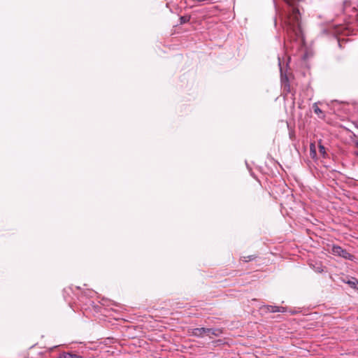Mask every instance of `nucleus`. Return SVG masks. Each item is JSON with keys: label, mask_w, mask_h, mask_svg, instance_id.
<instances>
[{"label": "nucleus", "mask_w": 358, "mask_h": 358, "mask_svg": "<svg viewBox=\"0 0 358 358\" xmlns=\"http://www.w3.org/2000/svg\"><path fill=\"white\" fill-rule=\"evenodd\" d=\"M180 21L181 24L186 23L187 22L189 21V17H187L185 16H182L180 18Z\"/></svg>", "instance_id": "obj_11"}, {"label": "nucleus", "mask_w": 358, "mask_h": 358, "mask_svg": "<svg viewBox=\"0 0 358 358\" xmlns=\"http://www.w3.org/2000/svg\"><path fill=\"white\" fill-rule=\"evenodd\" d=\"M315 271H316L317 272H318V273H321V272H322V271H323V268H322V266H319V267H317V268L315 269Z\"/></svg>", "instance_id": "obj_12"}, {"label": "nucleus", "mask_w": 358, "mask_h": 358, "mask_svg": "<svg viewBox=\"0 0 358 358\" xmlns=\"http://www.w3.org/2000/svg\"><path fill=\"white\" fill-rule=\"evenodd\" d=\"M267 310L270 313H278V312H283L284 308L276 306H267Z\"/></svg>", "instance_id": "obj_4"}, {"label": "nucleus", "mask_w": 358, "mask_h": 358, "mask_svg": "<svg viewBox=\"0 0 358 358\" xmlns=\"http://www.w3.org/2000/svg\"><path fill=\"white\" fill-rule=\"evenodd\" d=\"M310 155L313 157H315V155H316V150H315V145L314 143H311L310 145Z\"/></svg>", "instance_id": "obj_8"}, {"label": "nucleus", "mask_w": 358, "mask_h": 358, "mask_svg": "<svg viewBox=\"0 0 358 358\" xmlns=\"http://www.w3.org/2000/svg\"><path fill=\"white\" fill-rule=\"evenodd\" d=\"M210 330L208 335H213L215 336H219L222 334V331L218 329H208Z\"/></svg>", "instance_id": "obj_7"}, {"label": "nucleus", "mask_w": 358, "mask_h": 358, "mask_svg": "<svg viewBox=\"0 0 358 358\" xmlns=\"http://www.w3.org/2000/svg\"><path fill=\"white\" fill-rule=\"evenodd\" d=\"M313 110H314L315 113H316L318 115L322 114V110L317 106V105L316 103H315L313 105Z\"/></svg>", "instance_id": "obj_9"}, {"label": "nucleus", "mask_w": 358, "mask_h": 358, "mask_svg": "<svg viewBox=\"0 0 358 358\" xmlns=\"http://www.w3.org/2000/svg\"><path fill=\"white\" fill-rule=\"evenodd\" d=\"M357 145H358V142H357Z\"/></svg>", "instance_id": "obj_13"}, {"label": "nucleus", "mask_w": 358, "mask_h": 358, "mask_svg": "<svg viewBox=\"0 0 358 358\" xmlns=\"http://www.w3.org/2000/svg\"><path fill=\"white\" fill-rule=\"evenodd\" d=\"M319 150H320V152L324 157V155L326 154L324 146L320 144L319 145Z\"/></svg>", "instance_id": "obj_10"}, {"label": "nucleus", "mask_w": 358, "mask_h": 358, "mask_svg": "<svg viewBox=\"0 0 358 358\" xmlns=\"http://www.w3.org/2000/svg\"><path fill=\"white\" fill-rule=\"evenodd\" d=\"M352 288L358 289V280L356 278H352L346 282Z\"/></svg>", "instance_id": "obj_5"}, {"label": "nucleus", "mask_w": 358, "mask_h": 358, "mask_svg": "<svg viewBox=\"0 0 358 358\" xmlns=\"http://www.w3.org/2000/svg\"><path fill=\"white\" fill-rule=\"evenodd\" d=\"M210 330L208 328H196L192 329V334L196 337H202L203 334H207Z\"/></svg>", "instance_id": "obj_3"}, {"label": "nucleus", "mask_w": 358, "mask_h": 358, "mask_svg": "<svg viewBox=\"0 0 358 358\" xmlns=\"http://www.w3.org/2000/svg\"><path fill=\"white\" fill-rule=\"evenodd\" d=\"M331 252L334 255L342 257L346 259H351L352 257L345 250L338 245H334L332 247Z\"/></svg>", "instance_id": "obj_2"}, {"label": "nucleus", "mask_w": 358, "mask_h": 358, "mask_svg": "<svg viewBox=\"0 0 358 358\" xmlns=\"http://www.w3.org/2000/svg\"><path fill=\"white\" fill-rule=\"evenodd\" d=\"M290 10L287 12L283 8L275 6L276 15L285 26L287 32H292L296 36L301 34L300 13L297 3L301 0H283Z\"/></svg>", "instance_id": "obj_1"}, {"label": "nucleus", "mask_w": 358, "mask_h": 358, "mask_svg": "<svg viewBox=\"0 0 358 358\" xmlns=\"http://www.w3.org/2000/svg\"><path fill=\"white\" fill-rule=\"evenodd\" d=\"M62 358H83L82 356L78 355L71 353V352H64L62 355Z\"/></svg>", "instance_id": "obj_6"}]
</instances>
